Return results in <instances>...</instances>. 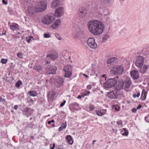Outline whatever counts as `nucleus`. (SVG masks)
Masks as SVG:
<instances>
[{
	"label": "nucleus",
	"mask_w": 149,
	"mask_h": 149,
	"mask_svg": "<svg viewBox=\"0 0 149 149\" xmlns=\"http://www.w3.org/2000/svg\"><path fill=\"white\" fill-rule=\"evenodd\" d=\"M114 73L116 74H121L123 72L124 68L123 66H119L113 69Z\"/></svg>",
	"instance_id": "nucleus-11"
},
{
	"label": "nucleus",
	"mask_w": 149,
	"mask_h": 149,
	"mask_svg": "<svg viewBox=\"0 0 149 149\" xmlns=\"http://www.w3.org/2000/svg\"><path fill=\"white\" fill-rule=\"evenodd\" d=\"M83 75L86 78H87L88 77V76L87 75H86L85 74H83Z\"/></svg>",
	"instance_id": "nucleus-54"
},
{
	"label": "nucleus",
	"mask_w": 149,
	"mask_h": 149,
	"mask_svg": "<svg viewBox=\"0 0 149 149\" xmlns=\"http://www.w3.org/2000/svg\"><path fill=\"white\" fill-rule=\"evenodd\" d=\"M47 3L46 1L40 2L34 6H30L28 8V12L30 15L33 14L34 12H41L47 9Z\"/></svg>",
	"instance_id": "nucleus-2"
},
{
	"label": "nucleus",
	"mask_w": 149,
	"mask_h": 149,
	"mask_svg": "<svg viewBox=\"0 0 149 149\" xmlns=\"http://www.w3.org/2000/svg\"><path fill=\"white\" fill-rule=\"evenodd\" d=\"M18 27V25L15 23L13 24V25H10V27L11 29L13 31H14Z\"/></svg>",
	"instance_id": "nucleus-24"
},
{
	"label": "nucleus",
	"mask_w": 149,
	"mask_h": 149,
	"mask_svg": "<svg viewBox=\"0 0 149 149\" xmlns=\"http://www.w3.org/2000/svg\"><path fill=\"white\" fill-rule=\"evenodd\" d=\"M56 93L55 92L51 91L49 92L48 94V96L50 99L52 100L54 96L56 95Z\"/></svg>",
	"instance_id": "nucleus-20"
},
{
	"label": "nucleus",
	"mask_w": 149,
	"mask_h": 149,
	"mask_svg": "<svg viewBox=\"0 0 149 149\" xmlns=\"http://www.w3.org/2000/svg\"><path fill=\"white\" fill-rule=\"evenodd\" d=\"M63 82V79L61 77H58L55 80V85L57 88H59L62 85Z\"/></svg>",
	"instance_id": "nucleus-9"
},
{
	"label": "nucleus",
	"mask_w": 149,
	"mask_h": 149,
	"mask_svg": "<svg viewBox=\"0 0 149 149\" xmlns=\"http://www.w3.org/2000/svg\"><path fill=\"white\" fill-rule=\"evenodd\" d=\"M53 147H55V144L54 143H53Z\"/></svg>",
	"instance_id": "nucleus-61"
},
{
	"label": "nucleus",
	"mask_w": 149,
	"mask_h": 149,
	"mask_svg": "<svg viewBox=\"0 0 149 149\" xmlns=\"http://www.w3.org/2000/svg\"><path fill=\"white\" fill-rule=\"evenodd\" d=\"M109 38V36L108 35H105L103 38V40L104 41H106Z\"/></svg>",
	"instance_id": "nucleus-34"
},
{
	"label": "nucleus",
	"mask_w": 149,
	"mask_h": 149,
	"mask_svg": "<svg viewBox=\"0 0 149 149\" xmlns=\"http://www.w3.org/2000/svg\"><path fill=\"white\" fill-rule=\"evenodd\" d=\"M33 69L39 72L42 70V67L41 65H36L34 66Z\"/></svg>",
	"instance_id": "nucleus-23"
},
{
	"label": "nucleus",
	"mask_w": 149,
	"mask_h": 149,
	"mask_svg": "<svg viewBox=\"0 0 149 149\" xmlns=\"http://www.w3.org/2000/svg\"><path fill=\"white\" fill-rule=\"evenodd\" d=\"M140 95V93L139 92L137 93L136 94H134L133 95V96L134 98H136V97H139Z\"/></svg>",
	"instance_id": "nucleus-37"
},
{
	"label": "nucleus",
	"mask_w": 149,
	"mask_h": 149,
	"mask_svg": "<svg viewBox=\"0 0 149 149\" xmlns=\"http://www.w3.org/2000/svg\"><path fill=\"white\" fill-rule=\"evenodd\" d=\"M0 102H3V104H4L6 102V100L5 99L2 98L1 97H0Z\"/></svg>",
	"instance_id": "nucleus-39"
},
{
	"label": "nucleus",
	"mask_w": 149,
	"mask_h": 149,
	"mask_svg": "<svg viewBox=\"0 0 149 149\" xmlns=\"http://www.w3.org/2000/svg\"><path fill=\"white\" fill-rule=\"evenodd\" d=\"M55 35V36L59 40H62V38L59 34L58 33H56Z\"/></svg>",
	"instance_id": "nucleus-30"
},
{
	"label": "nucleus",
	"mask_w": 149,
	"mask_h": 149,
	"mask_svg": "<svg viewBox=\"0 0 149 149\" xmlns=\"http://www.w3.org/2000/svg\"><path fill=\"white\" fill-rule=\"evenodd\" d=\"M55 19V16L52 14H49L45 16L42 19V22L46 25L52 23Z\"/></svg>",
	"instance_id": "nucleus-4"
},
{
	"label": "nucleus",
	"mask_w": 149,
	"mask_h": 149,
	"mask_svg": "<svg viewBox=\"0 0 149 149\" xmlns=\"http://www.w3.org/2000/svg\"><path fill=\"white\" fill-rule=\"evenodd\" d=\"M87 13L86 10L84 8H81L79 9L78 14L81 18H84Z\"/></svg>",
	"instance_id": "nucleus-14"
},
{
	"label": "nucleus",
	"mask_w": 149,
	"mask_h": 149,
	"mask_svg": "<svg viewBox=\"0 0 149 149\" xmlns=\"http://www.w3.org/2000/svg\"><path fill=\"white\" fill-rule=\"evenodd\" d=\"M14 109L16 110L17 109L18 106L17 105H15L14 107Z\"/></svg>",
	"instance_id": "nucleus-51"
},
{
	"label": "nucleus",
	"mask_w": 149,
	"mask_h": 149,
	"mask_svg": "<svg viewBox=\"0 0 149 149\" xmlns=\"http://www.w3.org/2000/svg\"><path fill=\"white\" fill-rule=\"evenodd\" d=\"M87 26L89 32L93 35H99L103 32L104 25L100 21L91 20L88 23Z\"/></svg>",
	"instance_id": "nucleus-1"
},
{
	"label": "nucleus",
	"mask_w": 149,
	"mask_h": 149,
	"mask_svg": "<svg viewBox=\"0 0 149 149\" xmlns=\"http://www.w3.org/2000/svg\"><path fill=\"white\" fill-rule=\"evenodd\" d=\"M116 83L117 81L115 79H110L104 83L103 86L105 88H110L115 86Z\"/></svg>",
	"instance_id": "nucleus-6"
},
{
	"label": "nucleus",
	"mask_w": 149,
	"mask_h": 149,
	"mask_svg": "<svg viewBox=\"0 0 149 149\" xmlns=\"http://www.w3.org/2000/svg\"><path fill=\"white\" fill-rule=\"evenodd\" d=\"M118 93L116 90L111 91L107 93L108 96L111 98L116 99Z\"/></svg>",
	"instance_id": "nucleus-13"
},
{
	"label": "nucleus",
	"mask_w": 149,
	"mask_h": 149,
	"mask_svg": "<svg viewBox=\"0 0 149 149\" xmlns=\"http://www.w3.org/2000/svg\"><path fill=\"white\" fill-rule=\"evenodd\" d=\"M123 130H122L121 132H123V131H124V132L122 133V135L123 136H127L128 134V131L125 128H123Z\"/></svg>",
	"instance_id": "nucleus-26"
},
{
	"label": "nucleus",
	"mask_w": 149,
	"mask_h": 149,
	"mask_svg": "<svg viewBox=\"0 0 149 149\" xmlns=\"http://www.w3.org/2000/svg\"><path fill=\"white\" fill-rule=\"evenodd\" d=\"M10 22H9L8 23V24H10Z\"/></svg>",
	"instance_id": "nucleus-64"
},
{
	"label": "nucleus",
	"mask_w": 149,
	"mask_h": 149,
	"mask_svg": "<svg viewBox=\"0 0 149 149\" xmlns=\"http://www.w3.org/2000/svg\"><path fill=\"white\" fill-rule=\"evenodd\" d=\"M101 1L104 3H108L110 2V0H101Z\"/></svg>",
	"instance_id": "nucleus-38"
},
{
	"label": "nucleus",
	"mask_w": 149,
	"mask_h": 149,
	"mask_svg": "<svg viewBox=\"0 0 149 149\" xmlns=\"http://www.w3.org/2000/svg\"><path fill=\"white\" fill-rule=\"evenodd\" d=\"M2 2L4 4H7V2L5 1V0H2Z\"/></svg>",
	"instance_id": "nucleus-49"
},
{
	"label": "nucleus",
	"mask_w": 149,
	"mask_h": 149,
	"mask_svg": "<svg viewBox=\"0 0 149 149\" xmlns=\"http://www.w3.org/2000/svg\"><path fill=\"white\" fill-rule=\"evenodd\" d=\"M87 88L88 89H91L92 88V87L91 85H89L87 86Z\"/></svg>",
	"instance_id": "nucleus-47"
},
{
	"label": "nucleus",
	"mask_w": 149,
	"mask_h": 149,
	"mask_svg": "<svg viewBox=\"0 0 149 149\" xmlns=\"http://www.w3.org/2000/svg\"><path fill=\"white\" fill-rule=\"evenodd\" d=\"M30 108H26L24 109L23 112V113L25 115L27 116L28 117V116L31 115V113H30L29 111Z\"/></svg>",
	"instance_id": "nucleus-19"
},
{
	"label": "nucleus",
	"mask_w": 149,
	"mask_h": 149,
	"mask_svg": "<svg viewBox=\"0 0 149 149\" xmlns=\"http://www.w3.org/2000/svg\"><path fill=\"white\" fill-rule=\"evenodd\" d=\"M61 22L60 19L56 20L55 22L51 26V27L53 29H56L59 27L61 25Z\"/></svg>",
	"instance_id": "nucleus-15"
},
{
	"label": "nucleus",
	"mask_w": 149,
	"mask_h": 149,
	"mask_svg": "<svg viewBox=\"0 0 149 149\" xmlns=\"http://www.w3.org/2000/svg\"><path fill=\"white\" fill-rule=\"evenodd\" d=\"M85 93L87 94H89L90 93V92L88 91H85Z\"/></svg>",
	"instance_id": "nucleus-52"
},
{
	"label": "nucleus",
	"mask_w": 149,
	"mask_h": 149,
	"mask_svg": "<svg viewBox=\"0 0 149 149\" xmlns=\"http://www.w3.org/2000/svg\"><path fill=\"white\" fill-rule=\"evenodd\" d=\"M87 95V94H85L83 95H82V96H81V95H79L78 96H77V98H78V99H81V97H84V96H86Z\"/></svg>",
	"instance_id": "nucleus-43"
},
{
	"label": "nucleus",
	"mask_w": 149,
	"mask_h": 149,
	"mask_svg": "<svg viewBox=\"0 0 149 149\" xmlns=\"http://www.w3.org/2000/svg\"><path fill=\"white\" fill-rule=\"evenodd\" d=\"M106 76V74H103L102 75V77H105V79L106 80V77H105Z\"/></svg>",
	"instance_id": "nucleus-53"
},
{
	"label": "nucleus",
	"mask_w": 149,
	"mask_h": 149,
	"mask_svg": "<svg viewBox=\"0 0 149 149\" xmlns=\"http://www.w3.org/2000/svg\"><path fill=\"white\" fill-rule=\"evenodd\" d=\"M32 38H33V37H32V36H30V37H29V39L27 40V42L28 43H29L30 42V41L31 40V39Z\"/></svg>",
	"instance_id": "nucleus-44"
},
{
	"label": "nucleus",
	"mask_w": 149,
	"mask_h": 149,
	"mask_svg": "<svg viewBox=\"0 0 149 149\" xmlns=\"http://www.w3.org/2000/svg\"><path fill=\"white\" fill-rule=\"evenodd\" d=\"M113 132H117V130L116 129H113Z\"/></svg>",
	"instance_id": "nucleus-55"
},
{
	"label": "nucleus",
	"mask_w": 149,
	"mask_h": 149,
	"mask_svg": "<svg viewBox=\"0 0 149 149\" xmlns=\"http://www.w3.org/2000/svg\"><path fill=\"white\" fill-rule=\"evenodd\" d=\"M96 141L95 140H93V144L92 145H93L94 144L95 142Z\"/></svg>",
	"instance_id": "nucleus-56"
},
{
	"label": "nucleus",
	"mask_w": 149,
	"mask_h": 149,
	"mask_svg": "<svg viewBox=\"0 0 149 149\" xmlns=\"http://www.w3.org/2000/svg\"><path fill=\"white\" fill-rule=\"evenodd\" d=\"M89 109L91 110H92L94 109L95 107L94 106L92 105H90L89 106Z\"/></svg>",
	"instance_id": "nucleus-41"
},
{
	"label": "nucleus",
	"mask_w": 149,
	"mask_h": 149,
	"mask_svg": "<svg viewBox=\"0 0 149 149\" xmlns=\"http://www.w3.org/2000/svg\"><path fill=\"white\" fill-rule=\"evenodd\" d=\"M141 105H139L138 106V107H137V109H140L141 107Z\"/></svg>",
	"instance_id": "nucleus-50"
},
{
	"label": "nucleus",
	"mask_w": 149,
	"mask_h": 149,
	"mask_svg": "<svg viewBox=\"0 0 149 149\" xmlns=\"http://www.w3.org/2000/svg\"><path fill=\"white\" fill-rule=\"evenodd\" d=\"M63 70L65 77L70 78L72 75V67L71 65H67L64 66Z\"/></svg>",
	"instance_id": "nucleus-5"
},
{
	"label": "nucleus",
	"mask_w": 149,
	"mask_h": 149,
	"mask_svg": "<svg viewBox=\"0 0 149 149\" xmlns=\"http://www.w3.org/2000/svg\"><path fill=\"white\" fill-rule=\"evenodd\" d=\"M65 102H66V101L65 100L60 105V106H61V107L63 106L64 105V104H65Z\"/></svg>",
	"instance_id": "nucleus-46"
},
{
	"label": "nucleus",
	"mask_w": 149,
	"mask_h": 149,
	"mask_svg": "<svg viewBox=\"0 0 149 149\" xmlns=\"http://www.w3.org/2000/svg\"><path fill=\"white\" fill-rule=\"evenodd\" d=\"M54 147H52L50 148V149H54Z\"/></svg>",
	"instance_id": "nucleus-60"
},
{
	"label": "nucleus",
	"mask_w": 149,
	"mask_h": 149,
	"mask_svg": "<svg viewBox=\"0 0 149 149\" xmlns=\"http://www.w3.org/2000/svg\"><path fill=\"white\" fill-rule=\"evenodd\" d=\"M6 32H5L4 33H2V35H6Z\"/></svg>",
	"instance_id": "nucleus-62"
},
{
	"label": "nucleus",
	"mask_w": 149,
	"mask_h": 149,
	"mask_svg": "<svg viewBox=\"0 0 149 149\" xmlns=\"http://www.w3.org/2000/svg\"><path fill=\"white\" fill-rule=\"evenodd\" d=\"M115 60V58H112L108 59L107 61V63L108 64H110L114 62Z\"/></svg>",
	"instance_id": "nucleus-28"
},
{
	"label": "nucleus",
	"mask_w": 149,
	"mask_h": 149,
	"mask_svg": "<svg viewBox=\"0 0 149 149\" xmlns=\"http://www.w3.org/2000/svg\"><path fill=\"white\" fill-rule=\"evenodd\" d=\"M44 37L45 38H49L50 37V34L49 33H45L43 35Z\"/></svg>",
	"instance_id": "nucleus-32"
},
{
	"label": "nucleus",
	"mask_w": 149,
	"mask_h": 149,
	"mask_svg": "<svg viewBox=\"0 0 149 149\" xmlns=\"http://www.w3.org/2000/svg\"><path fill=\"white\" fill-rule=\"evenodd\" d=\"M66 123L65 122V123H63L62 124L61 126H62L63 128H65L66 127Z\"/></svg>",
	"instance_id": "nucleus-40"
},
{
	"label": "nucleus",
	"mask_w": 149,
	"mask_h": 149,
	"mask_svg": "<svg viewBox=\"0 0 149 149\" xmlns=\"http://www.w3.org/2000/svg\"><path fill=\"white\" fill-rule=\"evenodd\" d=\"M144 60V59L143 57L138 56L135 61V65L140 69V70L142 73H144L148 68L147 65H143Z\"/></svg>",
	"instance_id": "nucleus-3"
},
{
	"label": "nucleus",
	"mask_w": 149,
	"mask_h": 149,
	"mask_svg": "<svg viewBox=\"0 0 149 149\" xmlns=\"http://www.w3.org/2000/svg\"><path fill=\"white\" fill-rule=\"evenodd\" d=\"M124 83V89L127 92L129 91V88L132 84L131 81L129 80H126L123 81Z\"/></svg>",
	"instance_id": "nucleus-12"
},
{
	"label": "nucleus",
	"mask_w": 149,
	"mask_h": 149,
	"mask_svg": "<svg viewBox=\"0 0 149 149\" xmlns=\"http://www.w3.org/2000/svg\"><path fill=\"white\" fill-rule=\"evenodd\" d=\"M60 2L58 0H55L52 3L51 7L52 8H56L60 5Z\"/></svg>",
	"instance_id": "nucleus-18"
},
{
	"label": "nucleus",
	"mask_w": 149,
	"mask_h": 149,
	"mask_svg": "<svg viewBox=\"0 0 149 149\" xmlns=\"http://www.w3.org/2000/svg\"><path fill=\"white\" fill-rule=\"evenodd\" d=\"M147 94V91L144 90L142 91L141 96V99L142 100H144L146 99Z\"/></svg>",
	"instance_id": "nucleus-21"
},
{
	"label": "nucleus",
	"mask_w": 149,
	"mask_h": 149,
	"mask_svg": "<svg viewBox=\"0 0 149 149\" xmlns=\"http://www.w3.org/2000/svg\"><path fill=\"white\" fill-rule=\"evenodd\" d=\"M95 112L97 114L98 116H101L104 114H103L100 111H96Z\"/></svg>",
	"instance_id": "nucleus-31"
},
{
	"label": "nucleus",
	"mask_w": 149,
	"mask_h": 149,
	"mask_svg": "<svg viewBox=\"0 0 149 149\" xmlns=\"http://www.w3.org/2000/svg\"><path fill=\"white\" fill-rule=\"evenodd\" d=\"M57 148L58 149H64V148L62 145H58Z\"/></svg>",
	"instance_id": "nucleus-42"
},
{
	"label": "nucleus",
	"mask_w": 149,
	"mask_h": 149,
	"mask_svg": "<svg viewBox=\"0 0 149 149\" xmlns=\"http://www.w3.org/2000/svg\"><path fill=\"white\" fill-rule=\"evenodd\" d=\"M52 126L53 127H54L55 126V124H52Z\"/></svg>",
	"instance_id": "nucleus-63"
},
{
	"label": "nucleus",
	"mask_w": 149,
	"mask_h": 149,
	"mask_svg": "<svg viewBox=\"0 0 149 149\" xmlns=\"http://www.w3.org/2000/svg\"><path fill=\"white\" fill-rule=\"evenodd\" d=\"M23 54L22 52H19L17 54V56L20 58H23Z\"/></svg>",
	"instance_id": "nucleus-29"
},
{
	"label": "nucleus",
	"mask_w": 149,
	"mask_h": 149,
	"mask_svg": "<svg viewBox=\"0 0 149 149\" xmlns=\"http://www.w3.org/2000/svg\"><path fill=\"white\" fill-rule=\"evenodd\" d=\"M22 83L21 81H18L15 84V86L17 87H19L20 86V85Z\"/></svg>",
	"instance_id": "nucleus-36"
},
{
	"label": "nucleus",
	"mask_w": 149,
	"mask_h": 149,
	"mask_svg": "<svg viewBox=\"0 0 149 149\" xmlns=\"http://www.w3.org/2000/svg\"><path fill=\"white\" fill-rule=\"evenodd\" d=\"M64 12V9L63 8L59 7L55 11V16L58 17H60L63 15Z\"/></svg>",
	"instance_id": "nucleus-10"
},
{
	"label": "nucleus",
	"mask_w": 149,
	"mask_h": 149,
	"mask_svg": "<svg viewBox=\"0 0 149 149\" xmlns=\"http://www.w3.org/2000/svg\"><path fill=\"white\" fill-rule=\"evenodd\" d=\"M65 129L64 128H63L62 126H61L58 129V130L59 131H62L63 129Z\"/></svg>",
	"instance_id": "nucleus-48"
},
{
	"label": "nucleus",
	"mask_w": 149,
	"mask_h": 149,
	"mask_svg": "<svg viewBox=\"0 0 149 149\" xmlns=\"http://www.w3.org/2000/svg\"><path fill=\"white\" fill-rule=\"evenodd\" d=\"M58 55L56 52H54V53L50 54H48L47 56V58H49L51 59H54L57 58Z\"/></svg>",
	"instance_id": "nucleus-17"
},
{
	"label": "nucleus",
	"mask_w": 149,
	"mask_h": 149,
	"mask_svg": "<svg viewBox=\"0 0 149 149\" xmlns=\"http://www.w3.org/2000/svg\"><path fill=\"white\" fill-rule=\"evenodd\" d=\"M47 123L48 124H50L51 123L50 121H49L47 122Z\"/></svg>",
	"instance_id": "nucleus-57"
},
{
	"label": "nucleus",
	"mask_w": 149,
	"mask_h": 149,
	"mask_svg": "<svg viewBox=\"0 0 149 149\" xmlns=\"http://www.w3.org/2000/svg\"><path fill=\"white\" fill-rule=\"evenodd\" d=\"M31 139H34V136H31Z\"/></svg>",
	"instance_id": "nucleus-58"
},
{
	"label": "nucleus",
	"mask_w": 149,
	"mask_h": 149,
	"mask_svg": "<svg viewBox=\"0 0 149 149\" xmlns=\"http://www.w3.org/2000/svg\"><path fill=\"white\" fill-rule=\"evenodd\" d=\"M57 70L56 67L52 65L47 66L45 68V72L47 74H55Z\"/></svg>",
	"instance_id": "nucleus-7"
},
{
	"label": "nucleus",
	"mask_w": 149,
	"mask_h": 149,
	"mask_svg": "<svg viewBox=\"0 0 149 149\" xmlns=\"http://www.w3.org/2000/svg\"><path fill=\"white\" fill-rule=\"evenodd\" d=\"M124 87V83L123 81L119 82L116 87V89L117 90H120Z\"/></svg>",
	"instance_id": "nucleus-22"
},
{
	"label": "nucleus",
	"mask_w": 149,
	"mask_h": 149,
	"mask_svg": "<svg viewBox=\"0 0 149 149\" xmlns=\"http://www.w3.org/2000/svg\"><path fill=\"white\" fill-rule=\"evenodd\" d=\"M66 139L68 142L69 143V144H72L73 143V141L72 140V137L70 135H68L66 137Z\"/></svg>",
	"instance_id": "nucleus-25"
},
{
	"label": "nucleus",
	"mask_w": 149,
	"mask_h": 149,
	"mask_svg": "<svg viewBox=\"0 0 149 149\" xmlns=\"http://www.w3.org/2000/svg\"><path fill=\"white\" fill-rule=\"evenodd\" d=\"M28 93L30 96L33 97L36 96L37 95V93L35 91H30L28 92Z\"/></svg>",
	"instance_id": "nucleus-27"
},
{
	"label": "nucleus",
	"mask_w": 149,
	"mask_h": 149,
	"mask_svg": "<svg viewBox=\"0 0 149 149\" xmlns=\"http://www.w3.org/2000/svg\"><path fill=\"white\" fill-rule=\"evenodd\" d=\"M50 121L51 122V123H53L54 122V120H51Z\"/></svg>",
	"instance_id": "nucleus-59"
},
{
	"label": "nucleus",
	"mask_w": 149,
	"mask_h": 149,
	"mask_svg": "<svg viewBox=\"0 0 149 149\" xmlns=\"http://www.w3.org/2000/svg\"><path fill=\"white\" fill-rule=\"evenodd\" d=\"M87 43L88 47L91 49H95L97 47V44L93 38H89L87 41Z\"/></svg>",
	"instance_id": "nucleus-8"
},
{
	"label": "nucleus",
	"mask_w": 149,
	"mask_h": 149,
	"mask_svg": "<svg viewBox=\"0 0 149 149\" xmlns=\"http://www.w3.org/2000/svg\"><path fill=\"white\" fill-rule=\"evenodd\" d=\"M117 124L118 126H121L123 125V122L121 120H119L117 122Z\"/></svg>",
	"instance_id": "nucleus-35"
},
{
	"label": "nucleus",
	"mask_w": 149,
	"mask_h": 149,
	"mask_svg": "<svg viewBox=\"0 0 149 149\" xmlns=\"http://www.w3.org/2000/svg\"><path fill=\"white\" fill-rule=\"evenodd\" d=\"M137 110V108H133V109L132 110V112L133 113H135L136 112Z\"/></svg>",
	"instance_id": "nucleus-45"
},
{
	"label": "nucleus",
	"mask_w": 149,
	"mask_h": 149,
	"mask_svg": "<svg viewBox=\"0 0 149 149\" xmlns=\"http://www.w3.org/2000/svg\"><path fill=\"white\" fill-rule=\"evenodd\" d=\"M7 62V59H6L2 58L1 59V62L2 64H6Z\"/></svg>",
	"instance_id": "nucleus-33"
},
{
	"label": "nucleus",
	"mask_w": 149,
	"mask_h": 149,
	"mask_svg": "<svg viewBox=\"0 0 149 149\" xmlns=\"http://www.w3.org/2000/svg\"><path fill=\"white\" fill-rule=\"evenodd\" d=\"M130 75L131 77L134 79H138L139 77V72L136 70L132 71L130 72Z\"/></svg>",
	"instance_id": "nucleus-16"
}]
</instances>
